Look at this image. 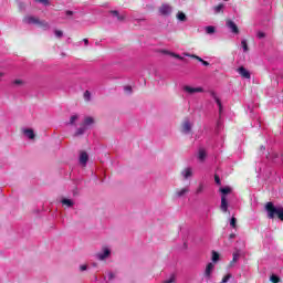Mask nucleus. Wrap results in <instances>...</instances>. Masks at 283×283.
Returning <instances> with one entry per match:
<instances>
[{"mask_svg": "<svg viewBox=\"0 0 283 283\" xmlns=\"http://www.w3.org/2000/svg\"><path fill=\"white\" fill-rule=\"evenodd\" d=\"M23 23H27V25H39L43 30H50V23L45 20H39V18L34 15H27L23 19Z\"/></svg>", "mask_w": 283, "mask_h": 283, "instance_id": "obj_1", "label": "nucleus"}, {"mask_svg": "<svg viewBox=\"0 0 283 283\" xmlns=\"http://www.w3.org/2000/svg\"><path fill=\"white\" fill-rule=\"evenodd\" d=\"M265 210L268 211V216L271 220L277 216L281 220H283V208L273 206V202H268L265 206Z\"/></svg>", "mask_w": 283, "mask_h": 283, "instance_id": "obj_2", "label": "nucleus"}, {"mask_svg": "<svg viewBox=\"0 0 283 283\" xmlns=\"http://www.w3.org/2000/svg\"><path fill=\"white\" fill-rule=\"evenodd\" d=\"M109 255H112V250L107 247H103L102 248V251L98 252L95 258L99 261H103V260H107V258H109Z\"/></svg>", "mask_w": 283, "mask_h": 283, "instance_id": "obj_3", "label": "nucleus"}, {"mask_svg": "<svg viewBox=\"0 0 283 283\" xmlns=\"http://www.w3.org/2000/svg\"><path fill=\"white\" fill-rule=\"evenodd\" d=\"M184 92H186V94H189L190 96H192V94H200V93L205 92V88H202L200 86L193 87V86L186 85V86H184Z\"/></svg>", "mask_w": 283, "mask_h": 283, "instance_id": "obj_4", "label": "nucleus"}, {"mask_svg": "<svg viewBox=\"0 0 283 283\" xmlns=\"http://www.w3.org/2000/svg\"><path fill=\"white\" fill-rule=\"evenodd\" d=\"M180 176L182 180H190V178H193V168L192 167H186L181 170Z\"/></svg>", "mask_w": 283, "mask_h": 283, "instance_id": "obj_5", "label": "nucleus"}, {"mask_svg": "<svg viewBox=\"0 0 283 283\" xmlns=\"http://www.w3.org/2000/svg\"><path fill=\"white\" fill-rule=\"evenodd\" d=\"M193 127V124L189 119H185L181 126L182 134H191V129Z\"/></svg>", "mask_w": 283, "mask_h": 283, "instance_id": "obj_6", "label": "nucleus"}, {"mask_svg": "<svg viewBox=\"0 0 283 283\" xmlns=\"http://www.w3.org/2000/svg\"><path fill=\"white\" fill-rule=\"evenodd\" d=\"M171 12H172L171 6L167 3L161 4V7L159 8V14H161L163 17H168V14H171Z\"/></svg>", "mask_w": 283, "mask_h": 283, "instance_id": "obj_7", "label": "nucleus"}, {"mask_svg": "<svg viewBox=\"0 0 283 283\" xmlns=\"http://www.w3.org/2000/svg\"><path fill=\"white\" fill-rule=\"evenodd\" d=\"M213 269H216V264L213 263H208L205 270V277L206 280H211V274L213 273Z\"/></svg>", "mask_w": 283, "mask_h": 283, "instance_id": "obj_8", "label": "nucleus"}, {"mask_svg": "<svg viewBox=\"0 0 283 283\" xmlns=\"http://www.w3.org/2000/svg\"><path fill=\"white\" fill-rule=\"evenodd\" d=\"M227 28H229L232 34H240V29H238V24H235V22L231 20L227 21Z\"/></svg>", "mask_w": 283, "mask_h": 283, "instance_id": "obj_9", "label": "nucleus"}, {"mask_svg": "<svg viewBox=\"0 0 283 283\" xmlns=\"http://www.w3.org/2000/svg\"><path fill=\"white\" fill-rule=\"evenodd\" d=\"M197 158L199 163H205V160H207V150L205 148H199Z\"/></svg>", "mask_w": 283, "mask_h": 283, "instance_id": "obj_10", "label": "nucleus"}, {"mask_svg": "<svg viewBox=\"0 0 283 283\" xmlns=\"http://www.w3.org/2000/svg\"><path fill=\"white\" fill-rule=\"evenodd\" d=\"M88 160H90V156L87 155V153L82 151L80 155V165H82V167H85Z\"/></svg>", "mask_w": 283, "mask_h": 283, "instance_id": "obj_11", "label": "nucleus"}, {"mask_svg": "<svg viewBox=\"0 0 283 283\" xmlns=\"http://www.w3.org/2000/svg\"><path fill=\"white\" fill-rule=\"evenodd\" d=\"M23 134L27 138H29V140H34L35 138V134H34V130L32 128H24L23 129Z\"/></svg>", "mask_w": 283, "mask_h": 283, "instance_id": "obj_12", "label": "nucleus"}, {"mask_svg": "<svg viewBox=\"0 0 283 283\" xmlns=\"http://www.w3.org/2000/svg\"><path fill=\"white\" fill-rule=\"evenodd\" d=\"M82 125L84 127H86V129H90V127H92V125H94V117L91 116H86L82 123Z\"/></svg>", "mask_w": 283, "mask_h": 283, "instance_id": "obj_13", "label": "nucleus"}, {"mask_svg": "<svg viewBox=\"0 0 283 283\" xmlns=\"http://www.w3.org/2000/svg\"><path fill=\"white\" fill-rule=\"evenodd\" d=\"M238 72L240 76H242V78H251V73L248 70H245L243 66L239 67Z\"/></svg>", "mask_w": 283, "mask_h": 283, "instance_id": "obj_14", "label": "nucleus"}, {"mask_svg": "<svg viewBox=\"0 0 283 283\" xmlns=\"http://www.w3.org/2000/svg\"><path fill=\"white\" fill-rule=\"evenodd\" d=\"M187 193H189V187H185L181 188L179 190L176 191V197L177 198H185V196H187Z\"/></svg>", "mask_w": 283, "mask_h": 283, "instance_id": "obj_15", "label": "nucleus"}, {"mask_svg": "<svg viewBox=\"0 0 283 283\" xmlns=\"http://www.w3.org/2000/svg\"><path fill=\"white\" fill-rule=\"evenodd\" d=\"M111 14L113 17H115L117 19V21H124L126 19V17H127L125 13L120 14L117 10L111 11Z\"/></svg>", "mask_w": 283, "mask_h": 283, "instance_id": "obj_16", "label": "nucleus"}, {"mask_svg": "<svg viewBox=\"0 0 283 283\" xmlns=\"http://www.w3.org/2000/svg\"><path fill=\"white\" fill-rule=\"evenodd\" d=\"M212 98H213V101L217 103V105L219 107L220 116H222V102L220 101V97H218V95H216V93H212Z\"/></svg>", "mask_w": 283, "mask_h": 283, "instance_id": "obj_17", "label": "nucleus"}, {"mask_svg": "<svg viewBox=\"0 0 283 283\" xmlns=\"http://www.w3.org/2000/svg\"><path fill=\"white\" fill-rule=\"evenodd\" d=\"M229 209V203L227 202V197L222 196L221 197V210L223 211V213H227Z\"/></svg>", "mask_w": 283, "mask_h": 283, "instance_id": "obj_18", "label": "nucleus"}, {"mask_svg": "<svg viewBox=\"0 0 283 283\" xmlns=\"http://www.w3.org/2000/svg\"><path fill=\"white\" fill-rule=\"evenodd\" d=\"M61 202L64 207H74V200L72 199L63 198Z\"/></svg>", "mask_w": 283, "mask_h": 283, "instance_id": "obj_19", "label": "nucleus"}, {"mask_svg": "<svg viewBox=\"0 0 283 283\" xmlns=\"http://www.w3.org/2000/svg\"><path fill=\"white\" fill-rule=\"evenodd\" d=\"M87 130V127H85L83 124L81 125V127H78L74 134V136H83V134H85V132Z\"/></svg>", "mask_w": 283, "mask_h": 283, "instance_id": "obj_20", "label": "nucleus"}, {"mask_svg": "<svg viewBox=\"0 0 283 283\" xmlns=\"http://www.w3.org/2000/svg\"><path fill=\"white\" fill-rule=\"evenodd\" d=\"M161 53L163 54H170V56H174L175 59H179V61H182V56H180V55H178L176 53H171V52H169L167 50L161 51Z\"/></svg>", "mask_w": 283, "mask_h": 283, "instance_id": "obj_21", "label": "nucleus"}, {"mask_svg": "<svg viewBox=\"0 0 283 283\" xmlns=\"http://www.w3.org/2000/svg\"><path fill=\"white\" fill-rule=\"evenodd\" d=\"M206 32L208 34H214L216 33V27H213V25L206 27Z\"/></svg>", "mask_w": 283, "mask_h": 283, "instance_id": "obj_22", "label": "nucleus"}, {"mask_svg": "<svg viewBox=\"0 0 283 283\" xmlns=\"http://www.w3.org/2000/svg\"><path fill=\"white\" fill-rule=\"evenodd\" d=\"M177 19H178L179 21L185 22V21H187V15H186L185 13H182V12H178V13H177Z\"/></svg>", "mask_w": 283, "mask_h": 283, "instance_id": "obj_23", "label": "nucleus"}, {"mask_svg": "<svg viewBox=\"0 0 283 283\" xmlns=\"http://www.w3.org/2000/svg\"><path fill=\"white\" fill-rule=\"evenodd\" d=\"M213 10H214V14H220V11L224 10V4H219L214 7Z\"/></svg>", "mask_w": 283, "mask_h": 283, "instance_id": "obj_24", "label": "nucleus"}, {"mask_svg": "<svg viewBox=\"0 0 283 283\" xmlns=\"http://www.w3.org/2000/svg\"><path fill=\"white\" fill-rule=\"evenodd\" d=\"M241 46L243 49V52H249V44L247 43V40L241 41Z\"/></svg>", "mask_w": 283, "mask_h": 283, "instance_id": "obj_25", "label": "nucleus"}, {"mask_svg": "<svg viewBox=\"0 0 283 283\" xmlns=\"http://www.w3.org/2000/svg\"><path fill=\"white\" fill-rule=\"evenodd\" d=\"M222 196H227L228 193H231V188L230 187H224L220 189Z\"/></svg>", "mask_w": 283, "mask_h": 283, "instance_id": "obj_26", "label": "nucleus"}, {"mask_svg": "<svg viewBox=\"0 0 283 283\" xmlns=\"http://www.w3.org/2000/svg\"><path fill=\"white\" fill-rule=\"evenodd\" d=\"M78 120V115H73L70 118L69 125H74Z\"/></svg>", "mask_w": 283, "mask_h": 283, "instance_id": "obj_27", "label": "nucleus"}, {"mask_svg": "<svg viewBox=\"0 0 283 283\" xmlns=\"http://www.w3.org/2000/svg\"><path fill=\"white\" fill-rule=\"evenodd\" d=\"M84 99L87 102L92 101V93L90 91L84 92Z\"/></svg>", "mask_w": 283, "mask_h": 283, "instance_id": "obj_28", "label": "nucleus"}, {"mask_svg": "<svg viewBox=\"0 0 283 283\" xmlns=\"http://www.w3.org/2000/svg\"><path fill=\"white\" fill-rule=\"evenodd\" d=\"M186 56H190V59H196L197 61H199V63H202V61H203L202 57H200L198 55L187 53Z\"/></svg>", "mask_w": 283, "mask_h": 283, "instance_id": "obj_29", "label": "nucleus"}, {"mask_svg": "<svg viewBox=\"0 0 283 283\" xmlns=\"http://www.w3.org/2000/svg\"><path fill=\"white\" fill-rule=\"evenodd\" d=\"M220 260V254L218 252L213 251L212 252V262H218Z\"/></svg>", "mask_w": 283, "mask_h": 283, "instance_id": "obj_30", "label": "nucleus"}, {"mask_svg": "<svg viewBox=\"0 0 283 283\" xmlns=\"http://www.w3.org/2000/svg\"><path fill=\"white\" fill-rule=\"evenodd\" d=\"M270 281H272L273 283H280V276L272 274L270 276Z\"/></svg>", "mask_w": 283, "mask_h": 283, "instance_id": "obj_31", "label": "nucleus"}, {"mask_svg": "<svg viewBox=\"0 0 283 283\" xmlns=\"http://www.w3.org/2000/svg\"><path fill=\"white\" fill-rule=\"evenodd\" d=\"M54 34H55L56 39H63V31L54 30Z\"/></svg>", "mask_w": 283, "mask_h": 283, "instance_id": "obj_32", "label": "nucleus"}, {"mask_svg": "<svg viewBox=\"0 0 283 283\" xmlns=\"http://www.w3.org/2000/svg\"><path fill=\"white\" fill-rule=\"evenodd\" d=\"M36 3H42V6H50V0H34Z\"/></svg>", "mask_w": 283, "mask_h": 283, "instance_id": "obj_33", "label": "nucleus"}, {"mask_svg": "<svg viewBox=\"0 0 283 283\" xmlns=\"http://www.w3.org/2000/svg\"><path fill=\"white\" fill-rule=\"evenodd\" d=\"M237 222H238V219H235V217H232L230 220V226L232 227V229H235Z\"/></svg>", "mask_w": 283, "mask_h": 283, "instance_id": "obj_34", "label": "nucleus"}, {"mask_svg": "<svg viewBox=\"0 0 283 283\" xmlns=\"http://www.w3.org/2000/svg\"><path fill=\"white\" fill-rule=\"evenodd\" d=\"M176 282V275H171L168 280H166L164 283H174Z\"/></svg>", "mask_w": 283, "mask_h": 283, "instance_id": "obj_35", "label": "nucleus"}, {"mask_svg": "<svg viewBox=\"0 0 283 283\" xmlns=\"http://www.w3.org/2000/svg\"><path fill=\"white\" fill-rule=\"evenodd\" d=\"M107 277H108V281L112 282V280L116 277V274H114V272H108Z\"/></svg>", "mask_w": 283, "mask_h": 283, "instance_id": "obj_36", "label": "nucleus"}, {"mask_svg": "<svg viewBox=\"0 0 283 283\" xmlns=\"http://www.w3.org/2000/svg\"><path fill=\"white\" fill-rule=\"evenodd\" d=\"M240 258V253L239 252H234L233 253V259L232 262H238V259Z\"/></svg>", "mask_w": 283, "mask_h": 283, "instance_id": "obj_37", "label": "nucleus"}, {"mask_svg": "<svg viewBox=\"0 0 283 283\" xmlns=\"http://www.w3.org/2000/svg\"><path fill=\"white\" fill-rule=\"evenodd\" d=\"M229 280H231V274H228V275H226L223 279H222V283H227V282H229Z\"/></svg>", "mask_w": 283, "mask_h": 283, "instance_id": "obj_38", "label": "nucleus"}, {"mask_svg": "<svg viewBox=\"0 0 283 283\" xmlns=\"http://www.w3.org/2000/svg\"><path fill=\"white\" fill-rule=\"evenodd\" d=\"M202 191H205V186L200 185V186L197 188V193H202Z\"/></svg>", "mask_w": 283, "mask_h": 283, "instance_id": "obj_39", "label": "nucleus"}, {"mask_svg": "<svg viewBox=\"0 0 283 283\" xmlns=\"http://www.w3.org/2000/svg\"><path fill=\"white\" fill-rule=\"evenodd\" d=\"M124 91H125L127 94H132V86H125V87H124Z\"/></svg>", "mask_w": 283, "mask_h": 283, "instance_id": "obj_40", "label": "nucleus"}, {"mask_svg": "<svg viewBox=\"0 0 283 283\" xmlns=\"http://www.w3.org/2000/svg\"><path fill=\"white\" fill-rule=\"evenodd\" d=\"M13 85H23V81L15 80V81H13Z\"/></svg>", "mask_w": 283, "mask_h": 283, "instance_id": "obj_41", "label": "nucleus"}, {"mask_svg": "<svg viewBox=\"0 0 283 283\" xmlns=\"http://www.w3.org/2000/svg\"><path fill=\"white\" fill-rule=\"evenodd\" d=\"M66 17H74V11H65Z\"/></svg>", "mask_w": 283, "mask_h": 283, "instance_id": "obj_42", "label": "nucleus"}, {"mask_svg": "<svg viewBox=\"0 0 283 283\" xmlns=\"http://www.w3.org/2000/svg\"><path fill=\"white\" fill-rule=\"evenodd\" d=\"M264 36H265L264 32H259L258 33V39H264Z\"/></svg>", "mask_w": 283, "mask_h": 283, "instance_id": "obj_43", "label": "nucleus"}, {"mask_svg": "<svg viewBox=\"0 0 283 283\" xmlns=\"http://www.w3.org/2000/svg\"><path fill=\"white\" fill-rule=\"evenodd\" d=\"M214 182H217V185H220V177L214 176Z\"/></svg>", "mask_w": 283, "mask_h": 283, "instance_id": "obj_44", "label": "nucleus"}, {"mask_svg": "<svg viewBox=\"0 0 283 283\" xmlns=\"http://www.w3.org/2000/svg\"><path fill=\"white\" fill-rule=\"evenodd\" d=\"M80 271H87V265H81Z\"/></svg>", "mask_w": 283, "mask_h": 283, "instance_id": "obj_45", "label": "nucleus"}, {"mask_svg": "<svg viewBox=\"0 0 283 283\" xmlns=\"http://www.w3.org/2000/svg\"><path fill=\"white\" fill-rule=\"evenodd\" d=\"M256 171H258V174H260V171H262V164H259V167H256Z\"/></svg>", "mask_w": 283, "mask_h": 283, "instance_id": "obj_46", "label": "nucleus"}, {"mask_svg": "<svg viewBox=\"0 0 283 283\" xmlns=\"http://www.w3.org/2000/svg\"><path fill=\"white\" fill-rule=\"evenodd\" d=\"M83 43H84V45H90V40L83 39Z\"/></svg>", "mask_w": 283, "mask_h": 283, "instance_id": "obj_47", "label": "nucleus"}, {"mask_svg": "<svg viewBox=\"0 0 283 283\" xmlns=\"http://www.w3.org/2000/svg\"><path fill=\"white\" fill-rule=\"evenodd\" d=\"M201 63H202V65H205V67H209V62L203 60Z\"/></svg>", "mask_w": 283, "mask_h": 283, "instance_id": "obj_48", "label": "nucleus"}, {"mask_svg": "<svg viewBox=\"0 0 283 283\" xmlns=\"http://www.w3.org/2000/svg\"><path fill=\"white\" fill-rule=\"evenodd\" d=\"M233 238H235V234L234 233L230 234V240H233Z\"/></svg>", "mask_w": 283, "mask_h": 283, "instance_id": "obj_49", "label": "nucleus"}, {"mask_svg": "<svg viewBox=\"0 0 283 283\" xmlns=\"http://www.w3.org/2000/svg\"><path fill=\"white\" fill-rule=\"evenodd\" d=\"M140 21H145V19H137V22L140 23Z\"/></svg>", "mask_w": 283, "mask_h": 283, "instance_id": "obj_50", "label": "nucleus"}, {"mask_svg": "<svg viewBox=\"0 0 283 283\" xmlns=\"http://www.w3.org/2000/svg\"><path fill=\"white\" fill-rule=\"evenodd\" d=\"M261 149H265L264 146H261Z\"/></svg>", "mask_w": 283, "mask_h": 283, "instance_id": "obj_51", "label": "nucleus"}]
</instances>
